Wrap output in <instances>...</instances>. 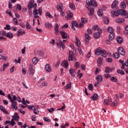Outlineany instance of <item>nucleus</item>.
<instances>
[{
  "label": "nucleus",
  "mask_w": 128,
  "mask_h": 128,
  "mask_svg": "<svg viewBox=\"0 0 128 128\" xmlns=\"http://www.w3.org/2000/svg\"><path fill=\"white\" fill-rule=\"evenodd\" d=\"M8 100H10L11 102L12 108H14V110H18V106H18V102H16L14 101V100H12V98L10 94H8Z\"/></svg>",
  "instance_id": "obj_1"
},
{
  "label": "nucleus",
  "mask_w": 128,
  "mask_h": 128,
  "mask_svg": "<svg viewBox=\"0 0 128 128\" xmlns=\"http://www.w3.org/2000/svg\"><path fill=\"white\" fill-rule=\"evenodd\" d=\"M86 3L88 6H98L96 2L94 0H86Z\"/></svg>",
  "instance_id": "obj_2"
},
{
  "label": "nucleus",
  "mask_w": 128,
  "mask_h": 128,
  "mask_svg": "<svg viewBox=\"0 0 128 128\" xmlns=\"http://www.w3.org/2000/svg\"><path fill=\"white\" fill-rule=\"evenodd\" d=\"M118 54L121 56H124L126 54V51L122 47H118Z\"/></svg>",
  "instance_id": "obj_3"
},
{
  "label": "nucleus",
  "mask_w": 128,
  "mask_h": 128,
  "mask_svg": "<svg viewBox=\"0 0 128 128\" xmlns=\"http://www.w3.org/2000/svg\"><path fill=\"white\" fill-rule=\"evenodd\" d=\"M100 34H102V30H100L99 31H98V32H96L94 34V38L96 39L100 38Z\"/></svg>",
  "instance_id": "obj_4"
},
{
  "label": "nucleus",
  "mask_w": 128,
  "mask_h": 128,
  "mask_svg": "<svg viewBox=\"0 0 128 128\" xmlns=\"http://www.w3.org/2000/svg\"><path fill=\"white\" fill-rule=\"evenodd\" d=\"M60 34H61L62 38H68V35L64 31H60Z\"/></svg>",
  "instance_id": "obj_5"
},
{
  "label": "nucleus",
  "mask_w": 128,
  "mask_h": 128,
  "mask_svg": "<svg viewBox=\"0 0 128 128\" xmlns=\"http://www.w3.org/2000/svg\"><path fill=\"white\" fill-rule=\"evenodd\" d=\"M78 28V22L76 21H73L72 22V28L73 30H76V28Z\"/></svg>",
  "instance_id": "obj_6"
},
{
  "label": "nucleus",
  "mask_w": 128,
  "mask_h": 128,
  "mask_svg": "<svg viewBox=\"0 0 128 128\" xmlns=\"http://www.w3.org/2000/svg\"><path fill=\"white\" fill-rule=\"evenodd\" d=\"M74 52L72 51H70L68 53V60H70H70H74Z\"/></svg>",
  "instance_id": "obj_7"
},
{
  "label": "nucleus",
  "mask_w": 128,
  "mask_h": 128,
  "mask_svg": "<svg viewBox=\"0 0 128 128\" xmlns=\"http://www.w3.org/2000/svg\"><path fill=\"white\" fill-rule=\"evenodd\" d=\"M35 54H36L37 56H44V53L42 51L37 50L35 52Z\"/></svg>",
  "instance_id": "obj_8"
},
{
  "label": "nucleus",
  "mask_w": 128,
  "mask_h": 128,
  "mask_svg": "<svg viewBox=\"0 0 128 128\" xmlns=\"http://www.w3.org/2000/svg\"><path fill=\"white\" fill-rule=\"evenodd\" d=\"M110 102H112V100L110 98H109L108 99L104 100V104L105 106H108V104H110Z\"/></svg>",
  "instance_id": "obj_9"
},
{
  "label": "nucleus",
  "mask_w": 128,
  "mask_h": 128,
  "mask_svg": "<svg viewBox=\"0 0 128 128\" xmlns=\"http://www.w3.org/2000/svg\"><path fill=\"white\" fill-rule=\"evenodd\" d=\"M86 8H88V10L90 11L89 16H92V14H94V8L92 7H86Z\"/></svg>",
  "instance_id": "obj_10"
},
{
  "label": "nucleus",
  "mask_w": 128,
  "mask_h": 128,
  "mask_svg": "<svg viewBox=\"0 0 128 128\" xmlns=\"http://www.w3.org/2000/svg\"><path fill=\"white\" fill-rule=\"evenodd\" d=\"M69 72L70 74V76H72L73 78H74V76H76V70H74V69H72V68H71L69 70Z\"/></svg>",
  "instance_id": "obj_11"
},
{
  "label": "nucleus",
  "mask_w": 128,
  "mask_h": 128,
  "mask_svg": "<svg viewBox=\"0 0 128 128\" xmlns=\"http://www.w3.org/2000/svg\"><path fill=\"white\" fill-rule=\"evenodd\" d=\"M0 40H6V38H4V36H6V32L4 30H2L0 32Z\"/></svg>",
  "instance_id": "obj_12"
},
{
  "label": "nucleus",
  "mask_w": 128,
  "mask_h": 128,
  "mask_svg": "<svg viewBox=\"0 0 128 128\" xmlns=\"http://www.w3.org/2000/svg\"><path fill=\"white\" fill-rule=\"evenodd\" d=\"M118 4V0H114L112 4V8H116Z\"/></svg>",
  "instance_id": "obj_13"
},
{
  "label": "nucleus",
  "mask_w": 128,
  "mask_h": 128,
  "mask_svg": "<svg viewBox=\"0 0 128 128\" xmlns=\"http://www.w3.org/2000/svg\"><path fill=\"white\" fill-rule=\"evenodd\" d=\"M66 14H67L66 18L68 20H70V18H72L74 16V14H72V12H70V11H68Z\"/></svg>",
  "instance_id": "obj_14"
},
{
  "label": "nucleus",
  "mask_w": 128,
  "mask_h": 128,
  "mask_svg": "<svg viewBox=\"0 0 128 128\" xmlns=\"http://www.w3.org/2000/svg\"><path fill=\"white\" fill-rule=\"evenodd\" d=\"M17 36L18 38H20V36H22V34H26V32L25 31H22V30L20 29L18 30V31L17 32Z\"/></svg>",
  "instance_id": "obj_15"
},
{
  "label": "nucleus",
  "mask_w": 128,
  "mask_h": 128,
  "mask_svg": "<svg viewBox=\"0 0 128 128\" xmlns=\"http://www.w3.org/2000/svg\"><path fill=\"white\" fill-rule=\"evenodd\" d=\"M126 4H128V2L126 0H124V2H121L120 8H126Z\"/></svg>",
  "instance_id": "obj_16"
},
{
  "label": "nucleus",
  "mask_w": 128,
  "mask_h": 128,
  "mask_svg": "<svg viewBox=\"0 0 128 128\" xmlns=\"http://www.w3.org/2000/svg\"><path fill=\"white\" fill-rule=\"evenodd\" d=\"M12 118L14 120L18 121L20 120V116H18V114L16 112L14 114V116H12Z\"/></svg>",
  "instance_id": "obj_17"
},
{
  "label": "nucleus",
  "mask_w": 128,
  "mask_h": 128,
  "mask_svg": "<svg viewBox=\"0 0 128 128\" xmlns=\"http://www.w3.org/2000/svg\"><path fill=\"white\" fill-rule=\"evenodd\" d=\"M90 98L92 100H98V95L96 94H94V95L90 97Z\"/></svg>",
  "instance_id": "obj_18"
},
{
  "label": "nucleus",
  "mask_w": 128,
  "mask_h": 128,
  "mask_svg": "<svg viewBox=\"0 0 128 128\" xmlns=\"http://www.w3.org/2000/svg\"><path fill=\"white\" fill-rule=\"evenodd\" d=\"M58 43H56V46H62V48H64V44L62 43V40H58Z\"/></svg>",
  "instance_id": "obj_19"
},
{
  "label": "nucleus",
  "mask_w": 128,
  "mask_h": 128,
  "mask_svg": "<svg viewBox=\"0 0 128 128\" xmlns=\"http://www.w3.org/2000/svg\"><path fill=\"white\" fill-rule=\"evenodd\" d=\"M0 110H2V112H4V114H8V112L6 110V109L4 108L2 106H0Z\"/></svg>",
  "instance_id": "obj_20"
},
{
  "label": "nucleus",
  "mask_w": 128,
  "mask_h": 128,
  "mask_svg": "<svg viewBox=\"0 0 128 128\" xmlns=\"http://www.w3.org/2000/svg\"><path fill=\"white\" fill-rule=\"evenodd\" d=\"M102 50L100 49V48H98L95 52V54H96L97 56H100V54H102Z\"/></svg>",
  "instance_id": "obj_21"
},
{
  "label": "nucleus",
  "mask_w": 128,
  "mask_h": 128,
  "mask_svg": "<svg viewBox=\"0 0 128 128\" xmlns=\"http://www.w3.org/2000/svg\"><path fill=\"white\" fill-rule=\"evenodd\" d=\"M45 70L46 72H51L52 70V67H50V66L48 64H47L45 66Z\"/></svg>",
  "instance_id": "obj_22"
},
{
  "label": "nucleus",
  "mask_w": 128,
  "mask_h": 128,
  "mask_svg": "<svg viewBox=\"0 0 128 128\" xmlns=\"http://www.w3.org/2000/svg\"><path fill=\"white\" fill-rule=\"evenodd\" d=\"M116 22L117 24H122V22H124V18H118L116 20Z\"/></svg>",
  "instance_id": "obj_23"
},
{
  "label": "nucleus",
  "mask_w": 128,
  "mask_h": 128,
  "mask_svg": "<svg viewBox=\"0 0 128 128\" xmlns=\"http://www.w3.org/2000/svg\"><path fill=\"white\" fill-rule=\"evenodd\" d=\"M112 72V69L110 68L109 66H106L105 68V72L107 74H110V72Z\"/></svg>",
  "instance_id": "obj_24"
},
{
  "label": "nucleus",
  "mask_w": 128,
  "mask_h": 128,
  "mask_svg": "<svg viewBox=\"0 0 128 128\" xmlns=\"http://www.w3.org/2000/svg\"><path fill=\"white\" fill-rule=\"evenodd\" d=\"M62 3H60L59 4L57 5L56 8L59 10V12H62Z\"/></svg>",
  "instance_id": "obj_25"
},
{
  "label": "nucleus",
  "mask_w": 128,
  "mask_h": 128,
  "mask_svg": "<svg viewBox=\"0 0 128 128\" xmlns=\"http://www.w3.org/2000/svg\"><path fill=\"white\" fill-rule=\"evenodd\" d=\"M102 19L104 20L105 24H110V20H108V17H103Z\"/></svg>",
  "instance_id": "obj_26"
},
{
  "label": "nucleus",
  "mask_w": 128,
  "mask_h": 128,
  "mask_svg": "<svg viewBox=\"0 0 128 128\" xmlns=\"http://www.w3.org/2000/svg\"><path fill=\"white\" fill-rule=\"evenodd\" d=\"M62 66L64 68H68V62L66 60H64L62 63Z\"/></svg>",
  "instance_id": "obj_27"
},
{
  "label": "nucleus",
  "mask_w": 128,
  "mask_h": 128,
  "mask_svg": "<svg viewBox=\"0 0 128 128\" xmlns=\"http://www.w3.org/2000/svg\"><path fill=\"white\" fill-rule=\"evenodd\" d=\"M118 12H119V14L120 16H126V10H118Z\"/></svg>",
  "instance_id": "obj_28"
},
{
  "label": "nucleus",
  "mask_w": 128,
  "mask_h": 128,
  "mask_svg": "<svg viewBox=\"0 0 128 128\" xmlns=\"http://www.w3.org/2000/svg\"><path fill=\"white\" fill-rule=\"evenodd\" d=\"M98 82H102V76L98 75L96 78Z\"/></svg>",
  "instance_id": "obj_29"
},
{
  "label": "nucleus",
  "mask_w": 128,
  "mask_h": 128,
  "mask_svg": "<svg viewBox=\"0 0 128 128\" xmlns=\"http://www.w3.org/2000/svg\"><path fill=\"white\" fill-rule=\"evenodd\" d=\"M124 39H122V37H117L116 38V41L118 44H122V40Z\"/></svg>",
  "instance_id": "obj_30"
},
{
  "label": "nucleus",
  "mask_w": 128,
  "mask_h": 128,
  "mask_svg": "<svg viewBox=\"0 0 128 128\" xmlns=\"http://www.w3.org/2000/svg\"><path fill=\"white\" fill-rule=\"evenodd\" d=\"M58 28H60V26H58V24H56V26L54 28V30L56 32V34H58L60 32V30H58Z\"/></svg>",
  "instance_id": "obj_31"
},
{
  "label": "nucleus",
  "mask_w": 128,
  "mask_h": 128,
  "mask_svg": "<svg viewBox=\"0 0 128 128\" xmlns=\"http://www.w3.org/2000/svg\"><path fill=\"white\" fill-rule=\"evenodd\" d=\"M108 32H110V34H114V28H112V27H108Z\"/></svg>",
  "instance_id": "obj_32"
},
{
  "label": "nucleus",
  "mask_w": 128,
  "mask_h": 128,
  "mask_svg": "<svg viewBox=\"0 0 128 128\" xmlns=\"http://www.w3.org/2000/svg\"><path fill=\"white\" fill-rule=\"evenodd\" d=\"M114 38V33L110 34H109V40H112Z\"/></svg>",
  "instance_id": "obj_33"
},
{
  "label": "nucleus",
  "mask_w": 128,
  "mask_h": 128,
  "mask_svg": "<svg viewBox=\"0 0 128 128\" xmlns=\"http://www.w3.org/2000/svg\"><path fill=\"white\" fill-rule=\"evenodd\" d=\"M110 106H118V100H116L114 102H112Z\"/></svg>",
  "instance_id": "obj_34"
},
{
  "label": "nucleus",
  "mask_w": 128,
  "mask_h": 128,
  "mask_svg": "<svg viewBox=\"0 0 128 128\" xmlns=\"http://www.w3.org/2000/svg\"><path fill=\"white\" fill-rule=\"evenodd\" d=\"M32 61L34 64H36V63L38 62V58L36 57H34V58H33Z\"/></svg>",
  "instance_id": "obj_35"
},
{
  "label": "nucleus",
  "mask_w": 128,
  "mask_h": 128,
  "mask_svg": "<svg viewBox=\"0 0 128 128\" xmlns=\"http://www.w3.org/2000/svg\"><path fill=\"white\" fill-rule=\"evenodd\" d=\"M76 45L77 46L80 47V40H78V38H76Z\"/></svg>",
  "instance_id": "obj_36"
},
{
  "label": "nucleus",
  "mask_w": 128,
  "mask_h": 128,
  "mask_svg": "<svg viewBox=\"0 0 128 128\" xmlns=\"http://www.w3.org/2000/svg\"><path fill=\"white\" fill-rule=\"evenodd\" d=\"M29 72L30 74H34V70L32 69V66L30 65L29 67Z\"/></svg>",
  "instance_id": "obj_37"
},
{
  "label": "nucleus",
  "mask_w": 128,
  "mask_h": 128,
  "mask_svg": "<svg viewBox=\"0 0 128 128\" xmlns=\"http://www.w3.org/2000/svg\"><path fill=\"white\" fill-rule=\"evenodd\" d=\"M111 14H113L115 16H120V14H119L118 12H116V11H112L111 12Z\"/></svg>",
  "instance_id": "obj_38"
},
{
  "label": "nucleus",
  "mask_w": 128,
  "mask_h": 128,
  "mask_svg": "<svg viewBox=\"0 0 128 128\" xmlns=\"http://www.w3.org/2000/svg\"><path fill=\"white\" fill-rule=\"evenodd\" d=\"M92 28L94 30H98V32H100V30H102L101 28H98V25H95V26H93Z\"/></svg>",
  "instance_id": "obj_39"
},
{
  "label": "nucleus",
  "mask_w": 128,
  "mask_h": 128,
  "mask_svg": "<svg viewBox=\"0 0 128 128\" xmlns=\"http://www.w3.org/2000/svg\"><path fill=\"white\" fill-rule=\"evenodd\" d=\"M6 36L7 38H12V33L8 32L6 34Z\"/></svg>",
  "instance_id": "obj_40"
},
{
  "label": "nucleus",
  "mask_w": 128,
  "mask_h": 128,
  "mask_svg": "<svg viewBox=\"0 0 128 128\" xmlns=\"http://www.w3.org/2000/svg\"><path fill=\"white\" fill-rule=\"evenodd\" d=\"M10 66V62H7L6 64H4L2 66L3 70H6V68Z\"/></svg>",
  "instance_id": "obj_41"
},
{
  "label": "nucleus",
  "mask_w": 128,
  "mask_h": 128,
  "mask_svg": "<svg viewBox=\"0 0 128 128\" xmlns=\"http://www.w3.org/2000/svg\"><path fill=\"white\" fill-rule=\"evenodd\" d=\"M101 54L102 56L104 58H106V52L105 50H102V52H101Z\"/></svg>",
  "instance_id": "obj_42"
},
{
  "label": "nucleus",
  "mask_w": 128,
  "mask_h": 128,
  "mask_svg": "<svg viewBox=\"0 0 128 128\" xmlns=\"http://www.w3.org/2000/svg\"><path fill=\"white\" fill-rule=\"evenodd\" d=\"M110 80H111L112 82H117L118 80V79L116 78L114 76H112L110 78Z\"/></svg>",
  "instance_id": "obj_43"
},
{
  "label": "nucleus",
  "mask_w": 128,
  "mask_h": 128,
  "mask_svg": "<svg viewBox=\"0 0 128 128\" xmlns=\"http://www.w3.org/2000/svg\"><path fill=\"white\" fill-rule=\"evenodd\" d=\"M98 14L99 16H102L104 14H102V10H98Z\"/></svg>",
  "instance_id": "obj_44"
},
{
  "label": "nucleus",
  "mask_w": 128,
  "mask_h": 128,
  "mask_svg": "<svg viewBox=\"0 0 128 128\" xmlns=\"http://www.w3.org/2000/svg\"><path fill=\"white\" fill-rule=\"evenodd\" d=\"M88 88L90 90H91L92 92L94 90V87L92 86V84H90L88 86Z\"/></svg>",
  "instance_id": "obj_45"
},
{
  "label": "nucleus",
  "mask_w": 128,
  "mask_h": 128,
  "mask_svg": "<svg viewBox=\"0 0 128 128\" xmlns=\"http://www.w3.org/2000/svg\"><path fill=\"white\" fill-rule=\"evenodd\" d=\"M118 74H121L122 76H124V72L122 70H117Z\"/></svg>",
  "instance_id": "obj_46"
},
{
  "label": "nucleus",
  "mask_w": 128,
  "mask_h": 128,
  "mask_svg": "<svg viewBox=\"0 0 128 128\" xmlns=\"http://www.w3.org/2000/svg\"><path fill=\"white\" fill-rule=\"evenodd\" d=\"M34 112L35 114H40V112L38 111V108H34Z\"/></svg>",
  "instance_id": "obj_47"
},
{
  "label": "nucleus",
  "mask_w": 128,
  "mask_h": 128,
  "mask_svg": "<svg viewBox=\"0 0 128 128\" xmlns=\"http://www.w3.org/2000/svg\"><path fill=\"white\" fill-rule=\"evenodd\" d=\"M46 28H52V24L48 22H46L45 23Z\"/></svg>",
  "instance_id": "obj_48"
},
{
  "label": "nucleus",
  "mask_w": 128,
  "mask_h": 128,
  "mask_svg": "<svg viewBox=\"0 0 128 128\" xmlns=\"http://www.w3.org/2000/svg\"><path fill=\"white\" fill-rule=\"evenodd\" d=\"M32 28V26H30V23H28V22H26V30H30Z\"/></svg>",
  "instance_id": "obj_49"
},
{
  "label": "nucleus",
  "mask_w": 128,
  "mask_h": 128,
  "mask_svg": "<svg viewBox=\"0 0 128 128\" xmlns=\"http://www.w3.org/2000/svg\"><path fill=\"white\" fill-rule=\"evenodd\" d=\"M22 60V58L19 57L18 58V59H15L14 62H17V64H20V62L22 60Z\"/></svg>",
  "instance_id": "obj_50"
},
{
  "label": "nucleus",
  "mask_w": 128,
  "mask_h": 128,
  "mask_svg": "<svg viewBox=\"0 0 128 128\" xmlns=\"http://www.w3.org/2000/svg\"><path fill=\"white\" fill-rule=\"evenodd\" d=\"M71 87H72V82H70L69 84H68L66 86L64 87V88L66 90H68V88H70Z\"/></svg>",
  "instance_id": "obj_51"
},
{
  "label": "nucleus",
  "mask_w": 128,
  "mask_h": 128,
  "mask_svg": "<svg viewBox=\"0 0 128 128\" xmlns=\"http://www.w3.org/2000/svg\"><path fill=\"white\" fill-rule=\"evenodd\" d=\"M70 8H71V10H74L76 9V6H74V4H71L70 5Z\"/></svg>",
  "instance_id": "obj_52"
},
{
  "label": "nucleus",
  "mask_w": 128,
  "mask_h": 128,
  "mask_svg": "<svg viewBox=\"0 0 128 128\" xmlns=\"http://www.w3.org/2000/svg\"><path fill=\"white\" fill-rule=\"evenodd\" d=\"M81 22L82 24H86L88 22V20L86 18H82Z\"/></svg>",
  "instance_id": "obj_53"
},
{
  "label": "nucleus",
  "mask_w": 128,
  "mask_h": 128,
  "mask_svg": "<svg viewBox=\"0 0 128 128\" xmlns=\"http://www.w3.org/2000/svg\"><path fill=\"white\" fill-rule=\"evenodd\" d=\"M114 56L115 58H120V54H118V52H116L114 54Z\"/></svg>",
  "instance_id": "obj_54"
},
{
  "label": "nucleus",
  "mask_w": 128,
  "mask_h": 128,
  "mask_svg": "<svg viewBox=\"0 0 128 128\" xmlns=\"http://www.w3.org/2000/svg\"><path fill=\"white\" fill-rule=\"evenodd\" d=\"M33 14L34 16H36V14H38V9L34 8L33 11Z\"/></svg>",
  "instance_id": "obj_55"
},
{
  "label": "nucleus",
  "mask_w": 128,
  "mask_h": 128,
  "mask_svg": "<svg viewBox=\"0 0 128 128\" xmlns=\"http://www.w3.org/2000/svg\"><path fill=\"white\" fill-rule=\"evenodd\" d=\"M85 38H86V40H90V36L88 34H85Z\"/></svg>",
  "instance_id": "obj_56"
},
{
  "label": "nucleus",
  "mask_w": 128,
  "mask_h": 128,
  "mask_svg": "<svg viewBox=\"0 0 128 128\" xmlns=\"http://www.w3.org/2000/svg\"><path fill=\"white\" fill-rule=\"evenodd\" d=\"M78 74L79 76V78H81L82 76V73H80V70H78Z\"/></svg>",
  "instance_id": "obj_57"
},
{
  "label": "nucleus",
  "mask_w": 128,
  "mask_h": 128,
  "mask_svg": "<svg viewBox=\"0 0 128 128\" xmlns=\"http://www.w3.org/2000/svg\"><path fill=\"white\" fill-rule=\"evenodd\" d=\"M27 106L29 110H34L36 108V106H34V105L33 106H28L27 105Z\"/></svg>",
  "instance_id": "obj_58"
},
{
  "label": "nucleus",
  "mask_w": 128,
  "mask_h": 128,
  "mask_svg": "<svg viewBox=\"0 0 128 128\" xmlns=\"http://www.w3.org/2000/svg\"><path fill=\"white\" fill-rule=\"evenodd\" d=\"M6 12L9 14V16H12V12L10 11V10H7L6 11Z\"/></svg>",
  "instance_id": "obj_59"
},
{
  "label": "nucleus",
  "mask_w": 128,
  "mask_h": 128,
  "mask_svg": "<svg viewBox=\"0 0 128 128\" xmlns=\"http://www.w3.org/2000/svg\"><path fill=\"white\" fill-rule=\"evenodd\" d=\"M14 120L12 118L10 122V124H12V126H14V124H16V122H14Z\"/></svg>",
  "instance_id": "obj_60"
},
{
  "label": "nucleus",
  "mask_w": 128,
  "mask_h": 128,
  "mask_svg": "<svg viewBox=\"0 0 128 128\" xmlns=\"http://www.w3.org/2000/svg\"><path fill=\"white\" fill-rule=\"evenodd\" d=\"M47 110L49 112L52 113L54 110V108H50V109L47 108Z\"/></svg>",
  "instance_id": "obj_61"
},
{
  "label": "nucleus",
  "mask_w": 128,
  "mask_h": 128,
  "mask_svg": "<svg viewBox=\"0 0 128 128\" xmlns=\"http://www.w3.org/2000/svg\"><path fill=\"white\" fill-rule=\"evenodd\" d=\"M87 32L89 34H92V30L90 28L87 30Z\"/></svg>",
  "instance_id": "obj_62"
},
{
  "label": "nucleus",
  "mask_w": 128,
  "mask_h": 128,
  "mask_svg": "<svg viewBox=\"0 0 128 128\" xmlns=\"http://www.w3.org/2000/svg\"><path fill=\"white\" fill-rule=\"evenodd\" d=\"M106 62H112V58H109L106 59Z\"/></svg>",
  "instance_id": "obj_63"
},
{
  "label": "nucleus",
  "mask_w": 128,
  "mask_h": 128,
  "mask_svg": "<svg viewBox=\"0 0 128 128\" xmlns=\"http://www.w3.org/2000/svg\"><path fill=\"white\" fill-rule=\"evenodd\" d=\"M16 8L19 10H22V6L20 4H17Z\"/></svg>",
  "instance_id": "obj_64"
}]
</instances>
